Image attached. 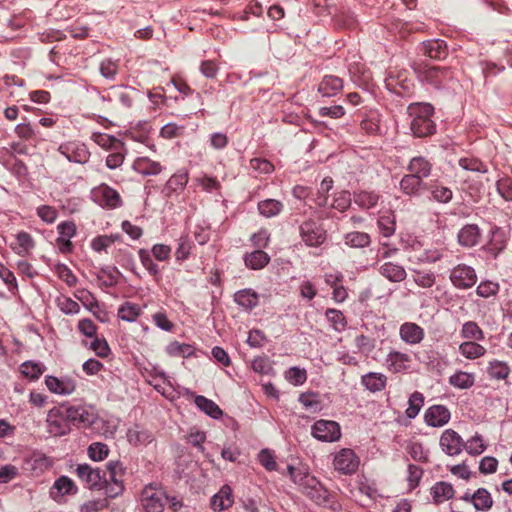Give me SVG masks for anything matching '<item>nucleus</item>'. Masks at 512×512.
<instances>
[{"label":"nucleus","instance_id":"obj_11","mask_svg":"<svg viewBox=\"0 0 512 512\" xmlns=\"http://www.w3.org/2000/svg\"><path fill=\"white\" fill-rule=\"evenodd\" d=\"M440 446L446 454L454 456L461 453L464 443L457 432L452 429H447L440 437Z\"/></svg>","mask_w":512,"mask_h":512},{"label":"nucleus","instance_id":"obj_9","mask_svg":"<svg viewBox=\"0 0 512 512\" xmlns=\"http://www.w3.org/2000/svg\"><path fill=\"white\" fill-rule=\"evenodd\" d=\"M312 434L318 440L333 442L340 438V426L335 421L319 420L313 425Z\"/></svg>","mask_w":512,"mask_h":512},{"label":"nucleus","instance_id":"obj_45","mask_svg":"<svg viewBox=\"0 0 512 512\" xmlns=\"http://www.w3.org/2000/svg\"><path fill=\"white\" fill-rule=\"evenodd\" d=\"M333 181L331 178H324L317 192L315 202L319 206H326L328 203L327 193L331 190Z\"/></svg>","mask_w":512,"mask_h":512},{"label":"nucleus","instance_id":"obj_3","mask_svg":"<svg viewBox=\"0 0 512 512\" xmlns=\"http://www.w3.org/2000/svg\"><path fill=\"white\" fill-rule=\"evenodd\" d=\"M419 79L435 87L444 86L446 81L453 79L451 71L447 68L418 64L414 67Z\"/></svg>","mask_w":512,"mask_h":512},{"label":"nucleus","instance_id":"obj_31","mask_svg":"<svg viewBox=\"0 0 512 512\" xmlns=\"http://www.w3.org/2000/svg\"><path fill=\"white\" fill-rule=\"evenodd\" d=\"M460 353L467 359H476L485 354V348L474 341L463 342L459 346Z\"/></svg>","mask_w":512,"mask_h":512},{"label":"nucleus","instance_id":"obj_27","mask_svg":"<svg viewBox=\"0 0 512 512\" xmlns=\"http://www.w3.org/2000/svg\"><path fill=\"white\" fill-rule=\"evenodd\" d=\"M195 404L199 409L212 418L218 419L223 414L222 410L214 401L207 399L204 396H196Z\"/></svg>","mask_w":512,"mask_h":512},{"label":"nucleus","instance_id":"obj_51","mask_svg":"<svg viewBox=\"0 0 512 512\" xmlns=\"http://www.w3.org/2000/svg\"><path fill=\"white\" fill-rule=\"evenodd\" d=\"M167 352L172 356L186 357L193 353V348L188 344L172 342L167 346Z\"/></svg>","mask_w":512,"mask_h":512},{"label":"nucleus","instance_id":"obj_13","mask_svg":"<svg viewBox=\"0 0 512 512\" xmlns=\"http://www.w3.org/2000/svg\"><path fill=\"white\" fill-rule=\"evenodd\" d=\"M45 384L50 392L60 395H70L76 389V382L72 378L59 379L54 376H47Z\"/></svg>","mask_w":512,"mask_h":512},{"label":"nucleus","instance_id":"obj_22","mask_svg":"<svg viewBox=\"0 0 512 512\" xmlns=\"http://www.w3.org/2000/svg\"><path fill=\"white\" fill-rule=\"evenodd\" d=\"M480 238L479 229L476 225L463 227L458 234V241L461 245L471 247L477 244Z\"/></svg>","mask_w":512,"mask_h":512},{"label":"nucleus","instance_id":"obj_26","mask_svg":"<svg viewBox=\"0 0 512 512\" xmlns=\"http://www.w3.org/2000/svg\"><path fill=\"white\" fill-rule=\"evenodd\" d=\"M474 382V374L464 371H456L449 377V383L458 389H468L474 385Z\"/></svg>","mask_w":512,"mask_h":512},{"label":"nucleus","instance_id":"obj_63","mask_svg":"<svg viewBox=\"0 0 512 512\" xmlns=\"http://www.w3.org/2000/svg\"><path fill=\"white\" fill-rule=\"evenodd\" d=\"M509 373L508 367L501 363V362H495L491 363L489 367V374L496 379H504L507 377Z\"/></svg>","mask_w":512,"mask_h":512},{"label":"nucleus","instance_id":"obj_4","mask_svg":"<svg viewBox=\"0 0 512 512\" xmlns=\"http://www.w3.org/2000/svg\"><path fill=\"white\" fill-rule=\"evenodd\" d=\"M65 407H56L47 414L48 431L53 436H63L70 432V419Z\"/></svg>","mask_w":512,"mask_h":512},{"label":"nucleus","instance_id":"obj_1","mask_svg":"<svg viewBox=\"0 0 512 512\" xmlns=\"http://www.w3.org/2000/svg\"><path fill=\"white\" fill-rule=\"evenodd\" d=\"M459 165L464 170L472 172V175L465 179L467 187L465 188L471 197L481 198L485 194H489L488 189L494 182L486 173L485 165L476 158H461Z\"/></svg>","mask_w":512,"mask_h":512},{"label":"nucleus","instance_id":"obj_41","mask_svg":"<svg viewBox=\"0 0 512 512\" xmlns=\"http://www.w3.org/2000/svg\"><path fill=\"white\" fill-rule=\"evenodd\" d=\"M57 306L65 314H77L80 310L79 304L73 299L61 295L56 300Z\"/></svg>","mask_w":512,"mask_h":512},{"label":"nucleus","instance_id":"obj_34","mask_svg":"<svg viewBox=\"0 0 512 512\" xmlns=\"http://www.w3.org/2000/svg\"><path fill=\"white\" fill-rule=\"evenodd\" d=\"M388 362L394 372H401L409 367L410 356L400 352H392L388 356Z\"/></svg>","mask_w":512,"mask_h":512},{"label":"nucleus","instance_id":"obj_60","mask_svg":"<svg viewBox=\"0 0 512 512\" xmlns=\"http://www.w3.org/2000/svg\"><path fill=\"white\" fill-rule=\"evenodd\" d=\"M260 463L269 471L276 469V461L272 452L268 449H263L258 455Z\"/></svg>","mask_w":512,"mask_h":512},{"label":"nucleus","instance_id":"obj_35","mask_svg":"<svg viewBox=\"0 0 512 512\" xmlns=\"http://www.w3.org/2000/svg\"><path fill=\"white\" fill-rule=\"evenodd\" d=\"M269 262V256L262 250H256L245 258V263L251 269H261Z\"/></svg>","mask_w":512,"mask_h":512},{"label":"nucleus","instance_id":"obj_12","mask_svg":"<svg viewBox=\"0 0 512 512\" xmlns=\"http://www.w3.org/2000/svg\"><path fill=\"white\" fill-rule=\"evenodd\" d=\"M303 241L309 246H317L324 242L323 230L313 221L304 222L300 227Z\"/></svg>","mask_w":512,"mask_h":512},{"label":"nucleus","instance_id":"obj_57","mask_svg":"<svg viewBox=\"0 0 512 512\" xmlns=\"http://www.w3.org/2000/svg\"><path fill=\"white\" fill-rule=\"evenodd\" d=\"M386 82L389 89H395L396 84H399L404 90H408L411 86V82L403 75V73H399L396 77L390 75Z\"/></svg>","mask_w":512,"mask_h":512},{"label":"nucleus","instance_id":"obj_39","mask_svg":"<svg viewBox=\"0 0 512 512\" xmlns=\"http://www.w3.org/2000/svg\"><path fill=\"white\" fill-rule=\"evenodd\" d=\"M345 243L351 247L362 248L370 243V238L366 233L351 232L345 236Z\"/></svg>","mask_w":512,"mask_h":512},{"label":"nucleus","instance_id":"obj_37","mask_svg":"<svg viewBox=\"0 0 512 512\" xmlns=\"http://www.w3.org/2000/svg\"><path fill=\"white\" fill-rule=\"evenodd\" d=\"M151 435L148 431L141 429L139 426L130 428L127 432V439L133 445L144 444L150 441Z\"/></svg>","mask_w":512,"mask_h":512},{"label":"nucleus","instance_id":"obj_25","mask_svg":"<svg viewBox=\"0 0 512 512\" xmlns=\"http://www.w3.org/2000/svg\"><path fill=\"white\" fill-rule=\"evenodd\" d=\"M424 54L432 59H441L446 56V44L441 40H431L423 43Z\"/></svg>","mask_w":512,"mask_h":512},{"label":"nucleus","instance_id":"obj_46","mask_svg":"<svg viewBox=\"0 0 512 512\" xmlns=\"http://www.w3.org/2000/svg\"><path fill=\"white\" fill-rule=\"evenodd\" d=\"M462 336L467 339L481 340L484 338L482 330L475 322H466L462 327Z\"/></svg>","mask_w":512,"mask_h":512},{"label":"nucleus","instance_id":"obj_48","mask_svg":"<svg viewBox=\"0 0 512 512\" xmlns=\"http://www.w3.org/2000/svg\"><path fill=\"white\" fill-rule=\"evenodd\" d=\"M463 448H465L469 454L479 455L486 449V445L481 436L476 435L469 439L467 443L464 444Z\"/></svg>","mask_w":512,"mask_h":512},{"label":"nucleus","instance_id":"obj_47","mask_svg":"<svg viewBox=\"0 0 512 512\" xmlns=\"http://www.w3.org/2000/svg\"><path fill=\"white\" fill-rule=\"evenodd\" d=\"M360 125H361V129L367 134L374 135V134H377L380 130L379 119L376 114L366 116L361 121Z\"/></svg>","mask_w":512,"mask_h":512},{"label":"nucleus","instance_id":"obj_58","mask_svg":"<svg viewBox=\"0 0 512 512\" xmlns=\"http://www.w3.org/2000/svg\"><path fill=\"white\" fill-rule=\"evenodd\" d=\"M496 188L499 194L507 201L512 200V181L510 179H501L496 182Z\"/></svg>","mask_w":512,"mask_h":512},{"label":"nucleus","instance_id":"obj_8","mask_svg":"<svg viewBox=\"0 0 512 512\" xmlns=\"http://www.w3.org/2000/svg\"><path fill=\"white\" fill-rule=\"evenodd\" d=\"M450 279L455 287L467 289L476 283L477 276L472 267L465 264H459L452 269Z\"/></svg>","mask_w":512,"mask_h":512},{"label":"nucleus","instance_id":"obj_42","mask_svg":"<svg viewBox=\"0 0 512 512\" xmlns=\"http://www.w3.org/2000/svg\"><path fill=\"white\" fill-rule=\"evenodd\" d=\"M140 307L136 304L125 303L120 307L118 315L122 320L131 322L134 321L140 314Z\"/></svg>","mask_w":512,"mask_h":512},{"label":"nucleus","instance_id":"obj_54","mask_svg":"<svg viewBox=\"0 0 512 512\" xmlns=\"http://www.w3.org/2000/svg\"><path fill=\"white\" fill-rule=\"evenodd\" d=\"M75 296L90 311L98 306L96 298L87 290H79Z\"/></svg>","mask_w":512,"mask_h":512},{"label":"nucleus","instance_id":"obj_61","mask_svg":"<svg viewBox=\"0 0 512 512\" xmlns=\"http://www.w3.org/2000/svg\"><path fill=\"white\" fill-rule=\"evenodd\" d=\"M423 471L420 467L410 464L408 466V482L411 489L418 486L421 478H422Z\"/></svg>","mask_w":512,"mask_h":512},{"label":"nucleus","instance_id":"obj_19","mask_svg":"<svg viewBox=\"0 0 512 512\" xmlns=\"http://www.w3.org/2000/svg\"><path fill=\"white\" fill-rule=\"evenodd\" d=\"M133 168L144 176L157 175L162 170L160 163L152 161L146 157L136 159L133 164Z\"/></svg>","mask_w":512,"mask_h":512},{"label":"nucleus","instance_id":"obj_43","mask_svg":"<svg viewBox=\"0 0 512 512\" xmlns=\"http://www.w3.org/2000/svg\"><path fill=\"white\" fill-rule=\"evenodd\" d=\"M188 182L187 173H179L173 175L166 184V189L169 192H178L184 189Z\"/></svg>","mask_w":512,"mask_h":512},{"label":"nucleus","instance_id":"obj_53","mask_svg":"<svg viewBox=\"0 0 512 512\" xmlns=\"http://www.w3.org/2000/svg\"><path fill=\"white\" fill-rule=\"evenodd\" d=\"M377 201L378 196L373 192H361L355 198V202L364 208L374 207Z\"/></svg>","mask_w":512,"mask_h":512},{"label":"nucleus","instance_id":"obj_15","mask_svg":"<svg viewBox=\"0 0 512 512\" xmlns=\"http://www.w3.org/2000/svg\"><path fill=\"white\" fill-rule=\"evenodd\" d=\"M450 419L449 410L443 405L431 406L425 413V421L429 426L441 427Z\"/></svg>","mask_w":512,"mask_h":512},{"label":"nucleus","instance_id":"obj_38","mask_svg":"<svg viewBox=\"0 0 512 512\" xmlns=\"http://www.w3.org/2000/svg\"><path fill=\"white\" fill-rule=\"evenodd\" d=\"M45 367L39 363L27 361L21 365L22 374L32 380L38 379L43 374Z\"/></svg>","mask_w":512,"mask_h":512},{"label":"nucleus","instance_id":"obj_2","mask_svg":"<svg viewBox=\"0 0 512 512\" xmlns=\"http://www.w3.org/2000/svg\"><path fill=\"white\" fill-rule=\"evenodd\" d=\"M410 129L416 137H426L434 133L435 124L431 119L433 107L428 103H413L407 108Z\"/></svg>","mask_w":512,"mask_h":512},{"label":"nucleus","instance_id":"obj_23","mask_svg":"<svg viewBox=\"0 0 512 512\" xmlns=\"http://www.w3.org/2000/svg\"><path fill=\"white\" fill-rule=\"evenodd\" d=\"M471 500L475 509L479 511H487L493 505V499L490 493L484 488H480L472 494Z\"/></svg>","mask_w":512,"mask_h":512},{"label":"nucleus","instance_id":"obj_64","mask_svg":"<svg viewBox=\"0 0 512 512\" xmlns=\"http://www.w3.org/2000/svg\"><path fill=\"white\" fill-rule=\"evenodd\" d=\"M106 504L105 500H90L81 506L80 512H99L106 507Z\"/></svg>","mask_w":512,"mask_h":512},{"label":"nucleus","instance_id":"obj_7","mask_svg":"<svg viewBox=\"0 0 512 512\" xmlns=\"http://www.w3.org/2000/svg\"><path fill=\"white\" fill-rule=\"evenodd\" d=\"M333 466L339 473L345 475L352 474L359 466V459L353 450L345 448L334 456Z\"/></svg>","mask_w":512,"mask_h":512},{"label":"nucleus","instance_id":"obj_62","mask_svg":"<svg viewBox=\"0 0 512 512\" xmlns=\"http://www.w3.org/2000/svg\"><path fill=\"white\" fill-rule=\"evenodd\" d=\"M56 272L60 279L65 281L69 286H74L77 282L76 276L65 265H57Z\"/></svg>","mask_w":512,"mask_h":512},{"label":"nucleus","instance_id":"obj_59","mask_svg":"<svg viewBox=\"0 0 512 512\" xmlns=\"http://www.w3.org/2000/svg\"><path fill=\"white\" fill-rule=\"evenodd\" d=\"M499 289V286L497 283L486 281L482 282L477 287V294L481 297L487 298L489 296L495 295Z\"/></svg>","mask_w":512,"mask_h":512},{"label":"nucleus","instance_id":"obj_29","mask_svg":"<svg viewBox=\"0 0 512 512\" xmlns=\"http://www.w3.org/2000/svg\"><path fill=\"white\" fill-rule=\"evenodd\" d=\"M363 385L372 392L382 390L386 385V377L380 373H368L362 377Z\"/></svg>","mask_w":512,"mask_h":512},{"label":"nucleus","instance_id":"obj_55","mask_svg":"<svg viewBox=\"0 0 512 512\" xmlns=\"http://www.w3.org/2000/svg\"><path fill=\"white\" fill-rule=\"evenodd\" d=\"M306 378V371L298 367H292L286 372V379L295 385L303 384Z\"/></svg>","mask_w":512,"mask_h":512},{"label":"nucleus","instance_id":"obj_16","mask_svg":"<svg viewBox=\"0 0 512 512\" xmlns=\"http://www.w3.org/2000/svg\"><path fill=\"white\" fill-rule=\"evenodd\" d=\"M399 334L401 339L408 344H418L424 338V330L412 322L402 324Z\"/></svg>","mask_w":512,"mask_h":512},{"label":"nucleus","instance_id":"obj_33","mask_svg":"<svg viewBox=\"0 0 512 512\" xmlns=\"http://www.w3.org/2000/svg\"><path fill=\"white\" fill-rule=\"evenodd\" d=\"M282 208V203L275 199H267L259 202L258 204V210L260 214L265 217H273L278 215Z\"/></svg>","mask_w":512,"mask_h":512},{"label":"nucleus","instance_id":"obj_49","mask_svg":"<svg viewBox=\"0 0 512 512\" xmlns=\"http://www.w3.org/2000/svg\"><path fill=\"white\" fill-rule=\"evenodd\" d=\"M326 317L332 323L335 330L341 331L346 327V320L342 312L336 309H328Z\"/></svg>","mask_w":512,"mask_h":512},{"label":"nucleus","instance_id":"obj_10","mask_svg":"<svg viewBox=\"0 0 512 512\" xmlns=\"http://www.w3.org/2000/svg\"><path fill=\"white\" fill-rule=\"evenodd\" d=\"M76 473L89 488H101L103 480H107L106 474L101 473L99 469H94L88 464L78 465Z\"/></svg>","mask_w":512,"mask_h":512},{"label":"nucleus","instance_id":"obj_21","mask_svg":"<svg viewBox=\"0 0 512 512\" xmlns=\"http://www.w3.org/2000/svg\"><path fill=\"white\" fill-rule=\"evenodd\" d=\"M95 193L98 197H101L102 202L110 208H116L121 203L118 192L107 185H101Z\"/></svg>","mask_w":512,"mask_h":512},{"label":"nucleus","instance_id":"obj_52","mask_svg":"<svg viewBox=\"0 0 512 512\" xmlns=\"http://www.w3.org/2000/svg\"><path fill=\"white\" fill-rule=\"evenodd\" d=\"M351 204V197L348 191H340L335 195L332 207L343 212Z\"/></svg>","mask_w":512,"mask_h":512},{"label":"nucleus","instance_id":"obj_50","mask_svg":"<svg viewBox=\"0 0 512 512\" xmlns=\"http://www.w3.org/2000/svg\"><path fill=\"white\" fill-rule=\"evenodd\" d=\"M378 226L383 236H391L395 231L394 215L381 216L378 220Z\"/></svg>","mask_w":512,"mask_h":512},{"label":"nucleus","instance_id":"obj_14","mask_svg":"<svg viewBox=\"0 0 512 512\" xmlns=\"http://www.w3.org/2000/svg\"><path fill=\"white\" fill-rule=\"evenodd\" d=\"M67 410V417L72 424H81L83 426H90L95 422L96 415L92 409L79 406V407H65Z\"/></svg>","mask_w":512,"mask_h":512},{"label":"nucleus","instance_id":"obj_6","mask_svg":"<svg viewBox=\"0 0 512 512\" xmlns=\"http://www.w3.org/2000/svg\"><path fill=\"white\" fill-rule=\"evenodd\" d=\"M103 474L107 476V480H103V483L108 484L107 493L110 497H115L123 491L124 470L119 462H110Z\"/></svg>","mask_w":512,"mask_h":512},{"label":"nucleus","instance_id":"obj_56","mask_svg":"<svg viewBox=\"0 0 512 512\" xmlns=\"http://www.w3.org/2000/svg\"><path fill=\"white\" fill-rule=\"evenodd\" d=\"M299 401L308 409L317 411L320 409V401L318 394L315 393H303L299 397Z\"/></svg>","mask_w":512,"mask_h":512},{"label":"nucleus","instance_id":"obj_24","mask_svg":"<svg viewBox=\"0 0 512 512\" xmlns=\"http://www.w3.org/2000/svg\"><path fill=\"white\" fill-rule=\"evenodd\" d=\"M381 274L393 282H400L405 279V269L397 264L387 262L381 266Z\"/></svg>","mask_w":512,"mask_h":512},{"label":"nucleus","instance_id":"obj_30","mask_svg":"<svg viewBox=\"0 0 512 512\" xmlns=\"http://www.w3.org/2000/svg\"><path fill=\"white\" fill-rule=\"evenodd\" d=\"M410 174H415L419 178L423 179L430 174L431 165L427 160L422 157H415L410 161L408 166Z\"/></svg>","mask_w":512,"mask_h":512},{"label":"nucleus","instance_id":"obj_28","mask_svg":"<svg viewBox=\"0 0 512 512\" xmlns=\"http://www.w3.org/2000/svg\"><path fill=\"white\" fill-rule=\"evenodd\" d=\"M413 281L421 288H431L436 282L435 274L430 270H413Z\"/></svg>","mask_w":512,"mask_h":512},{"label":"nucleus","instance_id":"obj_5","mask_svg":"<svg viewBox=\"0 0 512 512\" xmlns=\"http://www.w3.org/2000/svg\"><path fill=\"white\" fill-rule=\"evenodd\" d=\"M167 499L161 488L148 485L142 491L141 503L146 512H162Z\"/></svg>","mask_w":512,"mask_h":512},{"label":"nucleus","instance_id":"obj_17","mask_svg":"<svg viewBox=\"0 0 512 512\" xmlns=\"http://www.w3.org/2000/svg\"><path fill=\"white\" fill-rule=\"evenodd\" d=\"M232 490L229 486H223L211 499V507L214 511H223L233 505Z\"/></svg>","mask_w":512,"mask_h":512},{"label":"nucleus","instance_id":"obj_18","mask_svg":"<svg viewBox=\"0 0 512 512\" xmlns=\"http://www.w3.org/2000/svg\"><path fill=\"white\" fill-rule=\"evenodd\" d=\"M430 494L433 502L435 504H440L453 498L454 489L451 484L441 481L431 487Z\"/></svg>","mask_w":512,"mask_h":512},{"label":"nucleus","instance_id":"obj_44","mask_svg":"<svg viewBox=\"0 0 512 512\" xmlns=\"http://www.w3.org/2000/svg\"><path fill=\"white\" fill-rule=\"evenodd\" d=\"M109 449L106 444L96 442L92 443L88 448L89 457L94 461H101L108 456Z\"/></svg>","mask_w":512,"mask_h":512},{"label":"nucleus","instance_id":"obj_36","mask_svg":"<svg viewBox=\"0 0 512 512\" xmlns=\"http://www.w3.org/2000/svg\"><path fill=\"white\" fill-rule=\"evenodd\" d=\"M235 301L246 309H252L258 304V295L252 290H241L235 294Z\"/></svg>","mask_w":512,"mask_h":512},{"label":"nucleus","instance_id":"obj_32","mask_svg":"<svg viewBox=\"0 0 512 512\" xmlns=\"http://www.w3.org/2000/svg\"><path fill=\"white\" fill-rule=\"evenodd\" d=\"M422 185V179L415 174H409L402 178L400 182L401 190L408 195L416 194Z\"/></svg>","mask_w":512,"mask_h":512},{"label":"nucleus","instance_id":"obj_40","mask_svg":"<svg viewBox=\"0 0 512 512\" xmlns=\"http://www.w3.org/2000/svg\"><path fill=\"white\" fill-rule=\"evenodd\" d=\"M424 398L419 392L413 393L408 401V408L406 409V415L409 418H414L418 415L421 407L423 406Z\"/></svg>","mask_w":512,"mask_h":512},{"label":"nucleus","instance_id":"obj_20","mask_svg":"<svg viewBox=\"0 0 512 512\" xmlns=\"http://www.w3.org/2000/svg\"><path fill=\"white\" fill-rule=\"evenodd\" d=\"M343 87V81L336 76H325L319 84L318 91L325 97L335 95Z\"/></svg>","mask_w":512,"mask_h":512}]
</instances>
